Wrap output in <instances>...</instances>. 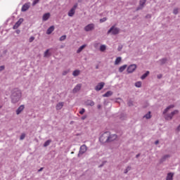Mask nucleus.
I'll return each mask as SVG.
<instances>
[{"label": "nucleus", "mask_w": 180, "mask_h": 180, "mask_svg": "<svg viewBox=\"0 0 180 180\" xmlns=\"http://www.w3.org/2000/svg\"><path fill=\"white\" fill-rule=\"evenodd\" d=\"M11 99L13 103H18V102L22 99V91L19 89H13L11 91Z\"/></svg>", "instance_id": "f257e3e1"}, {"label": "nucleus", "mask_w": 180, "mask_h": 180, "mask_svg": "<svg viewBox=\"0 0 180 180\" xmlns=\"http://www.w3.org/2000/svg\"><path fill=\"white\" fill-rule=\"evenodd\" d=\"M173 108H174V105H169L163 111V115H165V119L166 120H172V117H174V116H175V115H178V113H179V111L178 110H176L169 114H167V113H168V112H169V109H172Z\"/></svg>", "instance_id": "f03ea898"}, {"label": "nucleus", "mask_w": 180, "mask_h": 180, "mask_svg": "<svg viewBox=\"0 0 180 180\" xmlns=\"http://www.w3.org/2000/svg\"><path fill=\"white\" fill-rule=\"evenodd\" d=\"M120 32V29L112 26L110 28V30L108 31L107 34H119V32Z\"/></svg>", "instance_id": "7ed1b4c3"}, {"label": "nucleus", "mask_w": 180, "mask_h": 180, "mask_svg": "<svg viewBox=\"0 0 180 180\" xmlns=\"http://www.w3.org/2000/svg\"><path fill=\"white\" fill-rule=\"evenodd\" d=\"M87 150H88V147H86V145L84 144L81 146L77 157H81V155L85 154Z\"/></svg>", "instance_id": "20e7f679"}, {"label": "nucleus", "mask_w": 180, "mask_h": 180, "mask_svg": "<svg viewBox=\"0 0 180 180\" xmlns=\"http://www.w3.org/2000/svg\"><path fill=\"white\" fill-rule=\"evenodd\" d=\"M77 8H78V4H75L73 7L69 11L68 15L70 18H72L74 15H75V11L77 10Z\"/></svg>", "instance_id": "39448f33"}, {"label": "nucleus", "mask_w": 180, "mask_h": 180, "mask_svg": "<svg viewBox=\"0 0 180 180\" xmlns=\"http://www.w3.org/2000/svg\"><path fill=\"white\" fill-rule=\"evenodd\" d=\"M110 132L109 131H105L104 132L99 138V140L101 143H106V139H108L109 137Z\"/></svg>", "instance_id": "423d86ee"}, {"label": "nucleus", "mask_w": 180, "mask_h": 180, "mask_svg": "<svg viewBox=\"0 0 180 180\" xmlns=\"http://www.w3.org/2000/svg\"><path fill=\"white\" fill-rule=\"evenodd\" d=\"M136 68H137V65L136 64L130 65L127 70V72L128 74H131L132 72H134L136 71Z\"/></svg>", "instance_id": "0eeeda50"}, {"label": "nucleus", "mask_w": 180, "mask_h": 180, "mask_svg": "<svg viewBox=\"0 0 180 180\" xmlns=\"http://www.w3.org/2000/svg\"><path fill=\"white\" fill-rule=\"evenodd\" d=\"M117 139V135L116 134H109L108 138L106 139L105 143H110V141H115Z\"/></svg>", "instance_id": "6e6552de"}, {"label": "nucleus", "mask_w": 180, "mask_h": 180, "mask_svg": "<svg viewBox=\"0 0 180 180\" xmlns=\"http://www.w3.org/2000/svg\"><path fill=\"white\" fill-rule=\"evenodd\" d=\"M95 29V24L91 23L84 27L85 32H91Z\"/></svg>", "instance_id": "1a4fd4ad"}, {"label": "nucleus", "mask_w": 180, "mask_h": 180, "mask_svg": "<svg viewBox=\"0 0 180 180\" xmlns=\"http://www.w3.org/2000/svg\"><path fill=\"white\" fill-rule=\"evenodd\" d=\"M147 2V0H140L139 1V6L136 8V11H140L146 6V3Z\"/></svg>", "instance_id": "9d476101"}, {"label": "nucleus", "mask_w": 180, "mask_h": 180, "mask_svg": "<svg viewBox=\"0 0 180 180\" xmlns=\"http://www.w3.org/2000/svg\"><path fill=\"white\" fill-rule=\"evenodd\" d=\"M81 88H82V84H77L75 88L72 89V93L73 94H77V92H79L81 91Z\"/></svg>", "instance_id": "9b49d317"}, {"label": "nucleus", "mask_w": 180, "mask_h": 180, "mask_svg": "<svg viewBox=\"0 0 180 180\" xmlns=\"http://www.w3.org/2000/svg\"><path fill=\"white\" fill-rule=\"evenodd\" d=\"M22 23H23V18H20L18 21L14 25L13 29H18V27H19Z\"/></svg>", "instance_id": "f8f14e48"}, {"label": "nucleus", "mask_w": 180, "mask_h": 180, "mask_svg": "<svg viewBox=\"0 0 180 180\" xmlns=\"http://www.w3.org/2000/svg\"><path fill=\"white\" fill-rule=\"evenodd\" d=\"M103 86H105L104 82H100L98 84V85L95 87L96 91H101L103 89Z\"/></svg>", "instance_id": "ddd939ff"}, {"label": "nucleus", "mask_w": 180, "mask_h": 180, "mask_svg": "<svg viewBox=\"0 0 180 180\" xmlns=\"http://www.w3.org/2000/svg\"><path fill=\"white\" fill-rule=\"evenodd\" d=\"M30 8V4H25L22 7L21 11L22 12H26V11H27Z\"/></svg>", "instance_id": "4468645a"}, {"label": "nucleus", "mask_w": 180, "mask_h": 180, "mask_svg": "<svg viewBox=\"0 0 180 180\" xmlns=\"http://www.w3.org/2000/svg\"><path fill=\"white\" fill-rule=\"evenodd\" d=\"M25 109V105H21L16 110V115H20V113H22V112H23Z\"/></svg>", "instance_id": "2eb2a0df"}, {"label": "nucleus", "mask_w": 180, "mask_h": 180, "mask_svg": "<svg viewBox=\"0 0 180 180\" xmlns=\"http://www.w3.org/2000/svg\"><path fill=\"white\" fill-rule=\"evenodd\" d=\"M169 155H165L163 157L161 158V159L160 160V163L162 164V162H165L166 160H168V158H169Z\"/></svg>", "instance_id": "dca6fc26"}, {"label": "nucleus", "mask_w": 180, "mask_h": 180, "mask_svg": "<svg viewBox=\"0 0 180 180\" xmlns=\"http://www.w3.org/2000/svg\"><path fill=\"white\" fill-rule=\"evenodd\" d=\"M50 13H46L45 14H44L43 17H42V20H44V22H46V20H49V19L50 18Z\"/></svg>", "instance_id": "f3484780"}, {"label": "nucleus", "mask_w": 180, "mask_h": 180, "mask_svg": "<svg viewBox=\"0 0 180 180\" xmlns=\"http://www.w3.org/2000/svg\"><path fill=\"white\" fill-rule=\"evenodd\" d=\"M112 95H113V91H108L103 95V98H109V96H112Z\"/></svg>", "instance_id": "a211bd4d"}, {"label": "nucleus", "mask_w": 180, "mask_h": 180, "mask_svg": "<svg viewBox=\"0 0 180 180\" xmlns=\"http://www.w3.org/2000/svg\"><path fill=\"white\" fill-rule=\"evenodd\" d=\"M63 106H64L63 102H60L56 105V110H61L63 109Z\"/></svg>", "instance_id": "6ab92c4d"}, {"label": "nucleus", "mask_w": 180, "mask_h": 180, "mask_svg": "<svg viewBox=\"0 0 180 180\" xmlns=\"http://www.w3.org/2000/svg\"><path fill=\"white\" fill-rule=\"evenodd\" d=\"M54 32V26H51L46 31V34H51Z\"/></svg>", "instance_id": "aec40b11"}, {"label": "nucleus", "mask_w": 180, "mask_h": 180, "mask_svg": "<svg viewBox=\"0 0 180 180\" xmlns=\"http://www.w3.org/2000/svg\"><path fill=\"white\" fill-rule=\"evenodd\" d=\"M86 105L87 106H94L95 105V102H94L92 100H88L86 101Z\"/></svg>", "instance_id": "412c9836"}, {"label": "nucleus", "mask_w": 180, "mask_h": 180, "mask_svg": "<svg viewBox=\"0 0 180 180\" xmlns=\"http://www.w3.org/2000/svg\"><path fill=\"white\" fill-rule=\"evenodd\" d=\"M173 179H174V174L173 173L167 174V176L166 177V180H173Z\"/></svg>", "instance_id": "4be33fe9"}, {"label": "nucleus", "mask_w": 180, "mask_h": 180, "mask_svg": "<svg viewBox=\"0 0 180 180\" xmlns=\"http://www.w3.org/2000/svg\"><path fill=\"white\" fill-rule=\"evenodd\" d=\"M86 47V44H84L81 46L77 51V54H79V53H81V51H82V50H84V49H85Z\"/></svg>", "instance_id": "5701e85b"}, {"label": "nucleus", "mask_w": 180, "mask_h": 180, "mask_svg": "<svg viewBox=\"0 0 180 180\" xmlns=\"http://www.w3.org/2000/svg\"><path fill=\"white\" fill-rule=\"evenodd\" d=\"M126 68H127V65H123L122 66L120 67L119 72H123Z\"/></svg>", "instance_id": "b1692460"}, {"label": "nucleus", "mask_w": 180, "mask_h": 180, "mask_svg": "<svg viewBox=\"0 0 180 180\" xmlns=\"http://www.w3.org/2000/svg\"><path fill=\"white\" fill-rule=\"evenodd\" d=\"M79 74H81V71L78 70H76L73 71V72H72L73 77H78V75H79Z\"/></svg>", "instance_id": "393cba45"}, {"label": "nucleus", "mask_w": 180, "mask_h": 180, "mask_svg": "<svg viewBox=\"0 0 180 180\" xmlns=\"http://www.w3.org/2000/svg\"><path fill=\"white\" fill-rule=\"evenodd\" d=\"M120 61H122V58L121 57L117 58L115 61V65H119V64L120 63Z\"/></svg>", "instance_id": "a878e982"}, {"label": "nucleus", "mask_w": 180, "mask_h": 180, "mask_svg": "<svg viewBox=\"0 0 180 180\" xmlns=\"http://www.w3.org/2000/svg\"><path fill=\"white\" fill-rule=\"evenodd\" d=\"M148 74H150L149 71H147L145 74H143L141 77V79H146V78H147V77H148Z\"/></svg>", "instance_id": "bb28decb"}, {"label": "nucleus", "mask_w": 180, "mask_h": 180, "mask_svg": "<svg viewBox=\"0 0 180 180\" xmlns=\"http://www.w3.org/2000/svg\"><path fill=\"white\" fill-rule=\"evenodd\" d=\"M51 143V139H49L44 143V147H49V146H50Z\"/></svg>", "instance_id": "cd10ccee"}, {"label": "nucleus", "mask_w": 180, "mask_h": 180, "mask_svg": "<svg viewBox=\"0 0 180 180\" xmlns=\"http://www.w3.org/2000/svg\"><path fill=\"white\" fill-rule=\"evenodd\" d=\"M146 118V119H151V112H148L147 114H146L144 116H143V118Z\"/></svg>", "instance_id": "c85d7f7f"}, {"label": "nucleus", "mask_w": 180, "mask_h": 180, "mask_svg": "<svg viewBox=\"0 0 180 180\" xmlns=\"http://www.w3.org/2000/svg\"><path fill=\"white\" fill-rule=\"evenodd\" d=\"M105 50H106V45H101L100 46V51H105Z\"/></svg>", "instance_id": "c756f323"}, {"label": "nucleus", "mask_w": 180, "mask_h": 180, "mask_svg": "<svg viewBox=\"0 0 180 180\" xmlns=\"http://www.w3.org/2000/svg\"><path fill=\"white\" fill-rule=\"evenodd\" d=\"M129 171H131V167L130 166H128L126 169H124V174H127V172H129Z\"/></svg>", "instance_id": "7c9ffc66"}, {"label": "nucleus", "mask_w": 180, "mask_h": 180, "mask_svg": "<svg viewBox=\"0 0 180 180\" xmlns=\"http://www.w3.org/2000/svg\"><path fill=\"white\" fill-rule=\"evenodd\" d=\"M66 39H67V36L63 35L60 37L59 40H60V41H64V40H65Z\"/></svg>", "instance_id": "2f4dec72"}, {"label": "nucleus", "mask_w": 180, "mask_h": 180, "mask_svg": "<svg viewBox=\"0 0 180 180\" xmlns=\"http://www.w3.org/2000/svg\"><path fill=\"white\" fill-rule=\"evenodd\" d=\"M135 86H136V88H141V82H137L135 83Z\"/></svg>", "instance_id": "473e14b6"}, {"label": "nucleus", "mask_w": 180, "mask_h": 180, "mask_svg": "<svg viewBox=\"0 0 180 180\" xmlns=\"http://www.w3.org/2000/svg\"><path fill=\"white\" fill-rule=\"evenodd\" d=\"M50 51V49H47L45 52H44V57H49V56H50V53H49Z\"/></svg>", "instance_id": "72a5a7b5"}, {"label": "nucleus", "mask_w": 180, "mask_h": 180, "mask_svg": "<svg viewBox=\"0 0 180 180\" xmlns=\"http://www.w3.org/2000/svg\"><path fill=\"white\" fill-rule=\"evenodd\" d=\"M108 20V18L104 17L101 19H100V23H103V22H106Z\"/></svg>", "instance_id": "f704fd0d"}, {"label": "nucleus", "mask_w": 180, "mask_h": 180, "mask_svg": "<svg viewBox=\"0 0 180 180\" xmlns=\"http://www.w3.org/2000/svg\"><path fill=\"white\" fill-rule=\"evenodd\" d=\"M40 2V0H34L32 2V6H34L37 4H39Z\"/></svg>", "instance_id": "c9c22d12"}, {"label": "nucleus", "mask_w": 180, "mask_h": 180, "mask_svg": "<svg viewBox=\"0 0 180 180\" xmlns=\"http://www.w3.org/2000/svg\"><path fill=\"white\" fill-rule=\"evenodd\" d=\"M70 72V70H64L62 73V75H67Z\"/></svg>", "instance_id": "e433bc0d"}, {"label": "nucleus", "mask_w": 180, "mask_h": 180, "mask_svg": "<svg viewBox=\"0 0 180 180\" xmlns=\"http://www.w3.org/2000/svg\"><path fill=\"white\" fill-rule=\"evenodd\" d=\"M26 137V135L25 134H22L20 140H25V138Z\"/></svg>", "instance_id": "4c0bfd02"}, {"label": "nucleus", "mask_w": 180, "mask_h": 180, "mask_svg": "<svg viewBox=\"0 0 180 180\" xmlns=\"http://www.w3.org/2000/svg\"><path fill=\"white\" fill-rule=\"evenodd\" d=\"M161 64H165L167 63V58H163L160 60Z\"/></svg>", "instance_id": "58836bf2"}, {"label": "nucleus", "mask_w": 180, "mask_h": 180, "mask_svg": "<svg viewBox=\"0 0 180 180\" xmlns=\"http://www.w3.org/2000/svg\"><path fill=\"white\" fill-rule=\"evenodd\" d=\"M178 8H174V11H173V13L174 15H178Z\"/></svg>", "instance_id": "ea45409f"}, {"label": "nucleus", "mask_w": 180, "mask_h": 180, "mask_svg": "<svg viewBox=\"0 0 180 180\" xmlns=\"http://www.w3.org/2000/svg\"><path fill=\"white\" fill-rule=\"evenodd\" d=\"M122 49H123V45H119L117 48L118 51H122Z\"/></svg>", "instance_id": "a19ab883"}, {"label": "nucleus", "mask_w": 180, "mask_h": 180, "mask_svg": "<svg viewBox=\"0 0 180 180\" xmlns=\"http://www.w3.org/2000/svg\"><path fill=\"white\" fill-rule=\"evenodd\" d=\"M115 102H117V103H120V102H122V98H117Z\"/></svg>", "instance_id": "79ce46f5"}, {"label": "nucleus", "mask_w": 180, "mask_h": 180, "mask_svg": "<svg viewBox=\"0 0 180 180\" xmlns=\"http://www.w3.org/2000/svg\"><path fill=\"white\" fill-rule=\"evenodd\" d=\"M127 103H128V105L133 106V102L131 101V100H129Z\"/></svg>", "instance_id": "37998d69"}, {"label": "nucleus", "mask_w": 180, "mask_h": 180, "mask_svg": "<svg viewBox=\"0 0 180 180\" xmlns=\"http://www.w3.org/2000/svg\"><path fill=\"white\" fill-rule=\"evenodd\" d=\"M80 115H84V113H85V109L82 108L80 111H79Z\"/></svg>", "instance_id": "c03bdc74"}, {"label": "nucleus", "mask_w": 180, "mask_h": 180, "mask_svg": "<svg viewBox=\"0 0 180 180\" xmlns=\"http://www.w3.org/2000/svg\"><path fill=\"white\" fill-rule=\"evenodd\" d=\"M33 40H34V37H31L29 39L30 43H32V41H33Z\"/></svg>", "instance_id": "a18cd8bd"}, {"label": "nucleus", "mask_w": 180, "mask_h": 180, "mask_svg": "<svg viewBox=\"0 0 180 180\" xmlns=\"http://www.w3.org/2000/svg\"><path fill=\"white\" fill-rule=\"evenodd\" d=\"M5 56H6V51H3V55L1 56H0V57L4 58V57H5Z\"/></svg>", "instance_id": "49530a36"}, {"label": "nucleus", "mask_w": 180, "mask_h": 180, "mask_svg": "<svg viewBox=\"0 0 180 180\" xmlns=\"http://www.w3.org/2000/svg\"><path fill=\"white\" fill-rule=\"evenodd\" d=\"M4 70H5V66L4 65L0 66V71H4Z\"/></svg>", "instance_id": "de8ad7c7"}, {"label": "nucleus", "mask_w": 180, "mask_h": 180, "mask_svg": "<svg viewBox=\"0 0 180 180\" xmlns=\"http://www.w3.org/2000/svg\"><path fill=\"white\" fill-rule=\"evenodd\" d=\"M15 33H17V34H19L20 33V30H17L15 31Z\"/></svg>", "instance_id": "09e8293b"}, {"label": "nucleus", "mask_w": 180, "mask_h": 180, "mask_svg": "<svg viewBox=\"0 0 180 180\" xmlns=\"http://www.w3.org/2000/svg\"><path fill=\"white\" fill-rule=\"evenodd\" d=\"M41 171H43V167L40 168V169L38 170V172H41Z\"/></svg>", "instance_id": "8fccbe9b"}, {"label": "nucleus", "mask_w": 180, "mask_h": 180, "mask_svg": "<svg viewBox=\"0 0 180 180\" xmlns=\"http://www.w3.org/2000/svg\"><path fill=\"white\" fill-rule=\"evenodd\" d=\"M82 120H85V119H86V116H84L82 117Z\"/></svg>", "instance_id": "3c124183"}, {"label": "nucleus", "mask_w": 180, "mask_h": 180, "mask_svg": "<svg viewBox=\"0 0 180 180\" xmlns=\"http://www.w3.org/2000/svg\"><path fill=\"white\" fill-rule=\"evenodd\" d=\"M97 108H98V109H101V108H102V106L101 105H98Z\"/></svg>", "instance_id": "603ef678"}, {"label": "nucleus", "mask_w": 180, "mask_h": 180, "mask_svg": "<svg viewBox=\"0 0 180 180\" xmlns=\"http://www.w3.org/2000/svg\"><path fill=\"white\" fill-rule=\"evenodd\" d=\"M139 157H140V153H139V154H137V155H136V158H139Z\"/></svg>", "instance_id": "864d4df0"}, {"label": "nucleus", "mask_w": 180, "mask_h": 180, "mask_svg": "<svg viewBox=\"0 0 180 180\" xmlns=\"http://www.w3.org/2000/svg\"><path fill=\"white\" fill-rule=\"evenodd\" d=\"M160 143V141H155V144H158Z\"/></svg>", "instance_id": "5fc2aeb1"}, {"label": "nucleus", "mask_w": 180, "mask_h": 180, "mask_svg": "<svg viewBox=\"0 0 180 180\" xmlns=\"http://www.w3.org/2000/svg\"><path fill=\"white\" fill-rule=\"evenodd\" d=\"M146 18H151V15H147Z\"/></svg>", "instance_id": "6e6d98bb"}, {"label": "nucleus", "mask_w": 180, "mask_h": 180, "mask_svg": "<svg viewBox=\"0 0 180 180\" xmlns=\"http://www.w3.org/2000/svg\"><path fill=\"white\" fill-rule=\"evenodd\" d=\"M161 77H162L161 75H158V78L160 79V78H161Z\"/></svg>", "instance_id": "4d7b16f0"}, {"label": "nucleus", "mask_w": 180, "mask_h": 180, "mask_svg": "<svg viewBox=\"0 0 180 180\" xmlns=\"http://www.w3.org/2000/svg\"><path fill=\"white\" fill-rule=\"evenodd\" d=\"M84 0H78V2H82Z\"/></svg>", "instance_id": "13d9d810"}, {"label": "nucleus", "mask_w": 180, "mask_h": 180, "mask_svg": "<svg viewBox=\"0 0 180 180\" xmlns=\"http://www.w3.org/2000/svg\"><path fill=\"white\" fill-rule=\"evenodd\" d=\"M2 108V105H0V109Z\"/></svg>", "instance_id": "bf43d9fd"}, {"label": "nucleus", "mask_w": 180, "mask_h": 180, "mask_svg": "<svg viewBox=\"0 0 180 180\" xmlns=\"http://www.w3.org/2000/svg\"><path fill=\"white\" fill-rule=\"evenodd\" d=\"M73 153H74V152H72V153H71V154H73Z\"/></svg>", "instance_id": "052dcab7"}]
</instances>
